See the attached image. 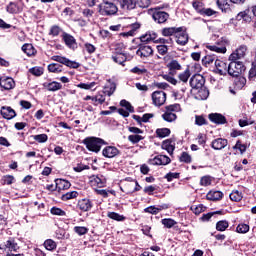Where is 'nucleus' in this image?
I'll list each match as a JSON object with an SVG mask.
<instances>
[{
    "instance_id": "obj_1",
    "label": "nucleus",
    "mask_w": 256,
    "mask_h": 256,
    "mask_svg": "<svg viewBox=\"0 0 256 256\" xmlns=\"http://www.w3.org/2000/svg\"><path fill=\"white\" fill-rule=\"evenodd\" d=\"M117 11H119V8L113 3V0H102V3L98 5L100 15H117Z\"/></svg>"
},
{
    "instance_id": "obj_2",
    "label": "nucleus",
    "mask_w": 256,
    "mask_h": 256,
    "mask_svg": "<svg viewBox=\"0 0 256 256\" xmlns=\"http://www.w3.org/2000/svg\"><path fill=\"white\" fill-rule=\"evenodd\" d=\"M84 145L88 151H92L93 153H99L101 151V147L105 145V140L97 137H88L83 141Z\"/></svg>"
},
{
    "instance_id": "obj_3",
    "label": "nucleus",
    "mask_w": 256,
    "mask_h": 256,
    "mask_svg": "<svg viewBox=\"0 0 256 256\" xmlns=\"http://www.w3.org/2000/svg\"><path fill=\"white\" fill-rule=\"evenodd\" d=\"M231 62L228 64V75L230 77H239L242 73H245V64L242 61L230 60Z\"/></svg>"
},
{
    "instance_id": "obj_4",
    "label": "nucleus",
    "mask_w": 256,
    "mask_h": 256,
    "mask_svg": "<svg viewBox=\"0 0 256 256\" xmlns=\"http://www.w3.org/2000/svg\"><path fill=\"white\" fill-rule=\"evenodd\" d=\"M129 133H132L128 136V141L132 143V145H137L140 141H143L145 137H143V130L141 128L130 126L128 127Z\"/></svg>"
},
{
    "instance_id": "obj_5",
    "label": "nucleus",
    "mask_w": 256,
    "mask_h": 256,
    "mask_svg": "<svg viewBox=\"0 0 256 256\" xmlns=\"http://www.w3.org/2000/svg\"><path fill=\"white\" fill-rule=\"evenodd\" d=\"M52 61H56L57 63H61L62 65H65L66 67H69L70 69H79L80 64L75 61H71L67 57L55 55L51 57Z\"/></svg>"
},
{
    "instance_id": "obj_6",
    "label": "nucleus",
    "mask_w": 256,
    "mask_h": 256,
    "mask_svg": "<svg viewBox=\"0 0 256 256\" xmlns=\"http://www.w3.org/2000/svg\"><path fill=\"white\" fill-rule=\"evenodd\" d=\"M169 75H177L179 71H183V65L177 59H171L167 65Z\"/></svg>"
},
{
    "instance_id": "obj_7",
    "label": "nucleus",
    "mask_w": 256,
    "mask_h": 256,
    "mask_svg": "<svg viewBox=\"0 0 256 256\" xmlns=\"http://www.w3.org/2000/svg\"><path fill=\"white\" fill-rule=\"evenodd\" d=\"M152 101L156 107H161L167 101V94L164 91H155L152 93Z\"/></svg>"
},
{
    "instance_id": "obj_8",
    "label": "nucleus",
    "mask_w": 256,
    "mask_h": 256,
    "mask_svg": "<svg viewBox=\"0 0 256 256\" xmlns=\"http://www.w3.org/2000/svg\"><path fill=\"white\" fill-rule=\"evenodd\" d=\"M189 85L192 89H201L205 85V77L201 74H194L189 80Z\"/></svg>"
},
{
    "instance_id": "obj_9",
    "label": "nucleus",
    "mask_w": 256,
    "mask_h": 256,
    "mask_svg": "<svg viewBox=\"0 0 256 256\" xmlns=\"http://www.w3.org/2000/svg\"><path fill=\"white\" fill-rule=\"evenodd\" d=\"M136 55L140 57V59H147L153 55V48L149 45L140 44L138 46V50L136 51Z\"/></svg>"
},
{
    "instance_id": "obj_10",
    "label": "nucleus",
    "mask_w": 256,
    "mask_h": 256,
    "mask_svg": "<svg viewBox=\"0 0 256 256\" xmlns=\"http://www.w3.org/2000/svg\"><path fill=\"white\" fill-rule=\"evenodd\" d=\"M189 79H191V68L187 67L183 72L178 74V83H180V87H189Z\"/></svg>"
},
{
    "instance_id": "obj_11",
    "label": "nucleus",
    "mask_w": 256,
    "mask_h": 256,
    "mask_svg": "<svg viewBox=\"0 0 256 256\" xmlns=\"http://www.w3.org/2000/svg\"><path fill=\"white\" fill-rule=\"evenodd\" d=\"M152 19L155 21V23H167L169 13L162 11L161 9H155L152 14Z\"/></svg>"
},
{
    "instance_id": "obj_12",
    "label": "nucleus",
    "mask_w": 256,
    "mask_h": 256,
    "mask_svg": "<svg viewBox=\"0 0 256 256\" xmlns=\"http://www.w3.org/2000/svg\"><path fill=\"white\" fill-rule=\"evenodd\" d=\"M214 65L216 67L215 73H218V75H227L229 74V65L225 63L222 60L216 59L214 62Z\"/></svg>"
},
{
    "instance_id": "obj_13",
    "label": "nucleus",
    "mask_w": 256,
    "mask_h": 256,
    "mask_svg": "<svg viewBox=\"0 0 256 256\" xmlns=\"http://www.w3.org/2000/svg\"><path fill=\"white\" fill-rule=\"evenodd\" d=\"M149 165H169L171 158L165 155H158L148 161Z\"/></svg>"
},
{
    "instance_id": "obj_14",
    "label": "nucleus",
    "mask_w": 256,
    "mask_h": 256,
    "mask_svg": "<svg viewBox=\"0 0 256 256\" xmlns=\"http://www.w3.org/2000/svg\"><path fill=\"white\" fill-rule=\"evenodd\" d=\"M245 53H247V46L241 45L229 56V61H239L245 57Z\"/></svg>"
},
{
    "instance_id": "obj_15",
    "label": "nucleus",
    "mask_w": 256,
    "mask_h": 256,
    "mask_svg": "<svg viewBox=\"0 0 256 256\" xmlns=\"http://www.w3.org/2000/svg\"><path fill=\"white\" fill-rule=\"evenodd\" d=\"M119 153H121V151H119L115 146H106L102 150L103 157H106L107 159H113V157H117Z\"/></svg>"
},
{
    "instance_id": "obj_16",
    "label": "nucleus",
    "mask_w": 256,
    "mask_h": 256,
    "mask_svg": "<svg viewBox=\"0 0 256 256\" xmlns=\"http://www.w3.org/2000/svg\"><path fill=\"white\" fill-rule=\"evenodd\" d=\"M123 193H126L127 195L131 193H135V180L132 178H126L124 180V187L120 188Z\"/></svg>"
},
{
    "instance_id": "obj_17",
    "label": "nucleus",
    "mask_w": 256,
    "mask_h": 256,
    "mask_svg": "<svg viewBox=\"0 0 256 256\" xmlns=\"http://www.w3.org/2000/svg\"><path fill=\"white\" fill-rule=\"evenodd\" d=\"M229 144V141L225 138H217L214 139L211 143L212 149L215 151H221V149H225V147Z\"/></svg>"
},
{
    "instance_id": "obj_18",
    "label": "nucleus",
    "mask_w": 256,
    "mask_h": 256,
    "mask_svg": "<svg viewBox=\"0 0 256 256\" xmlns=\"http://www.w3.org/2000/svg\"><path fill=\"white\" fill-rule=\"evenodd\" d=\"M208 118L212 123H215L216 125H225V123H227V118L219 113L209 114Z\"/></svg>"
},
{
    "instance_id": "obj_19",
    "label": "nucleus",
    "mask_w": 256,
    "mask_h": 256,
    "mask_svg": "<svg viewBox=\"0 0 256 256\" xmlns=\"http://www.w3.org/2000/svg\"><path fill=\"white\" fill-rule=\"evenodd\" d=\"M175 37L176 43L178 45L185 46L186 43H189V35L187 34V32L183 31V28L181 29V31L176 33Z\"/></svg>"
},
{
    "instance_id": "obj_20",
    "label": "nucleus",
    "mask_w": 256,
    "mask_h": 256,
    "mask_svg": "<svg viewBox=\"0 0 256 256\" xmlns=\"http://www.w3.org/2000/svg\"><path fill=\"white\" fill-rule=\"evenodd\" d=\"M63 41L69 49H77V41L75 40V37L71 36L70 34H67L66 32L63 33Z\"/></svg>"
},
{
    "instance_id": "obj_21",
    "label": "nucleus",
    "mask_w": 256,
    "mask_h": 256,
    "mask_svg": "<svg viewBox=\"0 0 256 256\" xmlns=\"http://www.w3.org/2000/svg\"><path fill=\"white\" fill-rule=\"evenodd\" d=\"M119 5L123 11H132L137 6L135 0H119Z\"/></svg>"
},
{
    "instance_id": "obj_22",
    "label": "nucleus",
    "mask_w": 256,
    "mask_h": 256,
    "mask_svg": "<svg viewBox=\"0 0 256 256\" xmlns=\"http://www.w3.org/2000/svg\"><path fill=\"white\" fill-rule=\"evenodd\" d=\"M0 87L9 91L15 87V80L13 78H0Z\"/></svg>"
},
{
    "instance_id": "obj_23",
    "label": "nucleus",
    "mask_w": 256,
    "mask_h": 256,
    "mask_svg": "<svg viewBox=\"0 0 256 256\" xmlns=\"http://www.w3.org/2000/svg\"><path fill=\"white\" fill-rule=\"evenodd\" d=\"M1 115L4 119H13L14 117L17 116V113H15V110H13V108L9 107V106H3L1 108Z\"/></svg>"
},
{
    "instance_id": "obj_24",
    "label": "nucleus",
    "mask_w": 256,
    "mask_h": 256,
    "mask_svg": "<svg viewBox=\"0 0 256 256\" xmlns=\"http://www.w3.org/2000/svg\"><path fill=\"white\" fill-rule=\"evenodd\" d=\"M44 89L47 91L55 92V91H61L63 89V85L57 81H52L50 83H44L43 84Z\"/></svg>"
},
{
    "instance_id": "obj_25",
    "label": "nucleus",
    "mask_w": 256,
    "mask_h": 256,
    "mask_svg": "<svg viewBox=\"0 0 256 256\" xmlns=\"http://www.w3.org/2000/svg\"><path fill=\"white\" fill-rule=\"evenodd\" d=\"M77 207L80 211H91L93 203H91V200L89 199H81L78 201Z\"/></svg>"
},
{
    "instance_id": "obj_26",
    "label": "nucleus",
    "mask_w": 256,
    "mask_h": 256,
    "mask_svg": "<svg viewBox=\"0 0 256 256\" xmlns=\"http://www.w3.org/2000/svg\"><path fill=\"white\" fill-rule=\"evenodd\" d=\"M55 183L58 191H67L71 187V182L65 179H56Z\"/></svg>"
},
{
    "instance_id": "obj_27",
    "label": "nucleus",
    "mask_w": 256,
    "mask_h": 256,
    "mask_svg": "<svg viewBox=\"0 0 256 256\" xmlns=\"http://www.w3.org/2000/svg\"><path fill=\"white\" fill-rule=\"evenodd\" d=\"M206 199H208V201H220V199H223V192L211 190L207 193Z\"/></svg>"
},
{
    "instance_id": "obj_28",
    "label": "nucleus",
    "mask_w": 256,
    "mask_h": 256,
    "mask_svg": "<svg viewBox=\"0 0 256 256\" xmlns=\"http://www.w3.org/2000/svg\"><path fill=\"white\" fill-rule=\"evenodd\" d=\"M103 176H97V175H93L92 177H90V183L92 185V187H105V179L102 178Z\"/></svg>"
},
{
    "instance_id": "obj_29",
    "label": "nucleus",
    "mask_w": 256,
    "mask_h": 256,
    "mask_svg": "<svg viewBox=\"0 0 256 256\" xmlns=\"http://www.w3.org/2000/svg\"><path fill=\"white\" fill-rule=\"evenodd\" d=\"M5 249L11 252H17L19 249V244L15 241L14 238H9L5 243H4Z\"/></svg>"
},
{
    "instance_id": "obj_30",
    "label": "nucleus",
    "mask_w": 256,
    "mask_h": 256,
    "mask_svg": "<svg viewBox=\"0 0 256 256\" xmlns=\"http://www.w3.org/2000/svg\"><path fill=\"white\" fill-rule=\"evenodd\" d=\"M141 29V24L139 23H133L130 25V30L128 32L122 33L123 37H135L137 34V31Z\"/></svg>"
},
{
    "instance_id": "obj_31",
    "label": "nucleus",
    "mask_w": 256,
    "mask_h": 256,
    "mask_svg": "<svg viewBox=\"0 0 256 256\" xmlns=\"http://www.w3.org/2000/svg\"><path fill=\"white\" fill-rule=\"evenodd\" d=\"M181 27H166L162 29V35L163 37H172V35H177L179 31H181Z\"/></svg>"
},
{
    "instance_id": "obj_32",
    "label": "nucleus",
    "mask_w": 256,
    "mask_h": 256,
    "mask_svg": "<svg viewBox=\"0 0 256 256\" xmlns=\"http://www.w3.org/2000/svg\"><path fill=\"white\" fill-rule=\"evenodd\" d=\"M117 89V85L115 82L108 81V83L105 85L103 92L108 96L111 97L115 93V90Z\"/></svg>"
},
{
    "instance_id": "obj_33",
    "label": "nucleus",
    "mask_w": 256,
    "mask_h": 256,
    "mask_svg": "<svg viewBox=\"0 0 256 256\" xmlns=\"http://www.w3.org/2000/svg\"><path fill=\"white\" fill-rule=\"evenodd\" d=\"M236 21H244L245 23H251V16L249 10L242 11L237 14Z\"/></svg>"
},
{
    "instance_id": "obj_34",
    "label": "nucleus",
    "mask_w": 256,
    "mask_h": 256,
    "mask_svg": "<svg viewBox=\"0 0 256 256\" xmlns=\"http://www.w3.org/2000/svg\"><path fill=\"white\" fill-rule=\"evenodd\" d=\"M113 62L118 63V65H123L125 67V61H127V55L124 53H118L112 56Z\"/></svg>"
},
{
    "instance_id": "obj_35",
    "label": "nucleus",
    "mask_w": 256,
    "mask_h": 256,
    "mask_svg": "<svg viewBox=\"0 0 256 256\" xmlns=\"http://www.w3.org/2000/svg\"><path fill=\"white\" fill-rule=\"evenodd\" d=\"M162 149H165L169 155H173V152L175 151V146L173 145V142L171 140H165L162 143Z\"/></svg>"
},
{
    "instance_id": "obj_36",
    "label": "nucleus",
    "mask_w": 256,
    "mask_h": 256,
    "mask_svg": "<svg viewBox=\"0 0 256 256\" xmlns=\"http://www.w3.org/2000/svg\"><path fill=\"white\" fill-rule=\"evenodd\" d=\"M162 119H164L167 123H173V121H177V114L174 112H168L165 111L164 114H162Z\"/></svg>"
},
{
    "instance_id": "obj_37",
    "label": "nucleus",
    "mask_w": 256,
    "mask_h": 256,
    "mask_svg": "<svg viewBox=\"0 0 256 256\" xmlns=\"http://www.w3.org/2000/svg\"><path fill=\"white\" fill-rule=\"evenodd\" d=\"M156 135L159 139L169 137L171 135V129L169 128H158L156 129Z\"/></svg>"
},
{
    "instance_id": "obj_38",
    "label": "nucleus",
    "mask_w": 256,
    "mask_h": 256,
    "mask_svg": "<svg viewBox=\"0 0 256 256\" xmlns=\"http://www.w3.org/2000/svg\"><path fill=\"white\" fill-rule=\"evenodd\" d=\"M229 228V222L227 220H220L216 223V230L217 231H227Z\"/></svg>"
},
{
    "instance_id": "obj_39",
    "label": "nucleus",
    "mask_w": 256,
    "mask_h": 256,
    "mask_svg": "<svg viewBox=\"0 0 256 256\" xmlns=\"http://www.w3.org/2000/svg\"><path fill=\"white\" fill-rule=\"evenodd\" d=\"M44 247L47 251H55L57 249V243L52 239H47L44 242Z\"/></svg>"
},
{
    "instance_id": "obj_40",
    "label": "nucleus",
    "mask_w": 256,
    "mask_h": 256,
    "mask_svg": "<svg viewBox=\"0 0 256 256\" xmlns=\"http://www.w3.org/2000/svg\"><path fill=\"white\" fill-rule=\"evenodd\" d=\"M62 31L63 29H61V27H59L58 25H53L51 26L48 35H51V37H59Z\"/></svg>"
},
{
    "instance_id": "obj_41",
    "label": "nucleus",
    "mask_w": 256,
    "mask_h": 256,
    "mask_svg": "<svg viewBox=\"0 0 256 256\" xmlns=\"http://www.w3.org/2000/svg\"><path fill=\"white\" fill-rule=\"evenodd\" d=\"M162 225L166 227V229H171L172 227H175L177 225V222L174 219L171 218H164L161 220Z\"/></svg>"
},
{
    "instance_id": "obj_42",
    "label": "nucleus",
    "mask_w": 256,
    "mask_h": 256,
    "mask_svg": "<svg viewBox=\"0 0 256 256\" xmlns=\"http://www.w3.org/2000/svg\"><path fill=\"white\" fill-rule=\"evenodd\" d=\"M231 201L239 202L241 199H243V193H241L239 190H233L230 194Z\"/></svg>"
},
{
    "instance_id": "obj_43",
    "label": "nucleus",
    "mask_w": 256,
    "mask_h": 256,
    "mask_svg": "<svg viewBox=\"0 0 256 256\" xmlns=\"http://www.w3.org/2000/svg\"><path fill=\"white\" fill-rule=\"evenodd\" d=\"M130 73H133L134 75H145L147 70L145 69V66H136L130 69Z\"/></svg>"
},
{
    "instance_id": "obj_44",
    "label": "nucleus",
    "mask_w": 256,
    "mask_h": 256,
    "mask_svg": "<svg viewBox=\"0 0 256 256\" xmlns=\"http://www.w3.org/2000/svg\"><path fill=\"white\" fill-rule=\"evenodd\" d=\"M107 217H109V219H113V221H125V216L116 212H108Z\"/></svg>"
},
{
    "instance_id": "obj_45",
    "label": "nucleus",
    "mask_w": 256,
    "mask_h": 256,
    "mask_svg": "<svg viewBox=\"0 0 256 256\" xmlns=\"http://www.w3.org/2000/svg\"><path fill=\"white\" fill-rule=\"evenodd\" d=\"M192 6L195 9V11H197V13H203V9H205L203 1L201 0H194Z\"/></svg>"
},
{
    "instance_id": "obj_46",
    "label": "nucleus",
    "mask_w": 256,
    "mask_h": 256,
    "mask_svg": "<svg viewBox=\"0 0 256 256\" xmlns=\"http://www.w3.org/2000/svg\"><path fill=\"white\" fill-rule=\"evenodd\" d=\"M62 66L57 63H52L48 65V71L49 73H61L63 71Z\"/></svg>"
},
{
    "instance_id": "obj_47",
    "label": "nucleus",
    "mask_w": 256,
    "mask_h": 256,
    "mask_svg": "<svg viewBox=\"0 0 256 256\" xmlns=\"http://www.w3.org/2000/svg\"><path fill=\"white\" fill-rule=\"evenodd\" d=\"M208 49L210 51H215V53H227V47L225 46L211 45L208 46Z\"/></svg>"
},
{
    "instance_id": "obj_48",
    "label": "nucleus",
    "mask_w": 256,
    "mask_h": 256,
    "mask_svg": "<svg viewBox=\"0 0 256 256\" xmlns=\"http://www.w3.org/2000/svg\"><path fill=\"white\" fill-rule=\"evenodd\" d=\"M175 75H164V79L165 81H168V83H171V85H178L180 87L181 82H179V80H177L175 77Z\"/></svg>"
},
{
    "instance_id": "obj_49",
    "label": "nucleus",
    "mask_w": 256,
    "mask_h": 256,
    "mask_svg": "<svg viewBox=\"0 0 256 256\" xmlns=\"http://www.w3.org/2000/svg\"><path fill=\"white\" fill-rule=\"evenodd\" d=\"M50 213L52 215H57L58 217H65V215H67L65 210H63L61 208H57V207H52L50 210Z\"/></svg>"
},
{
    "instance_id": "obj_50",
    "label": "nucleus",
    "mask_w": 256,
    "mask_h": 256,
    "mask_svg": "<svg viewBox=\"0 0 256 256\" xmlns=\"http://www.w3.org/2000/svg\"><path fill=\"white\" fill-rule=\"evenodd\" d=\"M120 105H121V107H125V109L127 111H129V113H135V108H133V106L131 105V103L129 101L121 100Z\"/></svg>"
},
{
    "instance_id": "obj_51",
    "label": "nucleus",
    "mask_w": 256,
    "mask_h": 256,
    "mask_svg": "<svg viewBox=\"0 0 256 256\" xmlns=\"http://www.w3.org/2000/svg\"><path fill=\"white\" fill-rule=\"evenodd\" d=\"M249 229L250 227L248 224H239L236 227V233H242V234L249 233Z\"/></svg>"
},
{
    "instance_id": "obj_52",
    "label": "nucleus",
    "mask_w": 256,
    "mask_h": 256,
    "mask_svg": "<svg viewBox=\"0 0 256 256\" xmlns=\"http://www.w3.org/2000/svg\"><path fill=\"white\" fill-rule=\"evenodd\" d=\"M32 137H33L34 141H37L38 143H47V139H49L47 134H38V135H34Z\"/></svg>"
},
{
    "instance_id": "obj_53",
    "label": "nucleus",
    "mask_w": 256,
    "mask_h": 256,
    "mask_svg": "<svg viewBox=\"0 0 256 256\" xmlns=\"http://www.w3.org/2000/svg\"><path fill=\"white\" fill-rule=\"evenodd\" d=\"M217 5L221 11H227L229 9V0H217Z\"/></svg>"
},
{
    "instance_id": "obj_54",
    "label": "nucleus",
    "mask_w": 256,
    "mask_h": 256,
    "mask_svg": "<svg viewBox=\"0 0 256 256\" xmlns=\"http://www.w3.org/2000/svg\"><path fill=\"white\" fill-rule=\"evenodd\" d=\"M195 125L198 127H202V125H207V119L201 115H196L195 116Z\"/></svg>"
},
{
    "instance_id": "obj_55",
    "label": "nucleus",
    "mask_w": 256,
    "mask_h": 256,
    "mask_svg": "<svg viewBox=\"0 0 256 256\" xmlns=\"http://www.w3.org/2000/svg\"><path fill=\"white\" fill-rule=\"evenodd\" d=\"M15 177L13 175H5L2 178L3 185H13Z\"/></svg>"
},
{
    "instance_id": "obj_56",
    "label": "nucleus",
    "mask_w": 256,
    "mask_h": 256,
    "mask_svg": "<svg viewBox=\"0 0 256 256\" xmlns=\"http://www.w3.org/2000/svg\"><path fill=\"white\" fill-rule=\"evenodd\" d=\"M79 193L77 191L68 192L62 195V201H69V199H75Z\"/></svg>"
},
{
    "instance_id": "obj_57",
    "label": "nucleus",
    "mask_w": 256,
    "mask_h": 256,
    "mask_svg": "<svg viewBox=\"0 0 256 256\" xmlns=\"http://www.w3.org/2000/svg\"><path fill=\"white\" fill-rule=\"evenodd\" d=\"M245 85H247V79L243 76L239 77L238 80L235 82L236 89H241Z\"/></svg>"
},
{
    "instance_id": "obj_58",
    "label": "nucleus",
    "mask_w": 256,
    "mask_h": 256,
    "mask_svg": "<svg viewBox=\"0 0 256 256\" xmlns=\"http://www.w3.org/2000/svg\"><path fill=\"white\" fill-rule=\"evenodd\" d=\"M233 149H238L240 151L241 155H243V153H245V151H247V145L242 144L241 140H238L236 142V145L233 146Z\"/></svg>"
},
{
    "instance_id": "obj_59",
    "label": "nucleus",
    "mask_w": 256,
    "mask_h": 256,
    "mask_svg": "<svg viewBox=\"0 0 256 256\" xmlns=\"http://www.w3.org/2000/svg\"><path fill=\"white\" fill-rule=\"evenodd\" d=\"M22 51L28 55V57H31L33 55V46L31 44H24L22 46Z\"/></svg>"
},
{
    "instance_id": "obj_60",
    "label": "nucleus",
    "mask_w": 256,
    "mask_h": 256,
    "mask_svg": "<svg viewBox=\"0 0 256 256\" xmlns=\"http://www.w3.org/2000/svg\"><path fill=\"white\" fill-rule=\"evenodd\" d=\"M179 159L181 163H191L192 161L191 155H189L187 152H182Z\"/></svg>"
},
{
    "instance_id": "obj_61",
    "label": "nucleus",
    "mask_w": 256,
    "mask_h": 256,
    "mask_svg": "<svg viewBox=\"0 0 256 256\" xmlns=\"http://www.w3.org/2000/svg\"><path fill=\"white\" fill-rule=\"evenodd\" d=\"M74 231L77 233V235H87L89 229L84 226H76L74 227Z\"/></svg>"
},
{
    "instance_id": "obj_62",
    "label": "nucleus",
    "mask_w": 256,
    "mask_h": 256,
    "mask_svg": "<svg viewBox=\"0 0 256 256\" xmlns=\"http://www.w3.org/2000/svg\"><path fill=\"white\" fill-rule=\"evenodd\" d=\"M30 73L32 75H35L36 77H41L43 74V68L42 67H33L30 69Z\"/></svg>"
},
{
    "instance_id": "obj_63",
    "label": "nucleus",
    "mask_w": 256,
    "mask_h": 256,
    "mask_svg": "<svg viewBox=\"0 0 256 256\" xmlns=\"http://www.w3.org/2000/svg\"><path fill=\"white\" fill-rule=\"evenodd\" d=\"M256 78V63H252V67L249 71V76H248V79L250 81H253V79Z\"/></svg>"
},
{
    "instance_id": "obj_64",
    "label": "nucleus",
    "mask_w": 256,
    "mask_h": 256,
    "mask_svg": "<svg viewBox=\"0 0 256 256\" xmlns=\"http://www.w3.org/2000/svg\"><path fill=\"white\" fill-rule=\"evenodd\" d=\"M6 11L12 14L17 13V5L15 4V2H10L6 7Z\"/></svg>"
}]
</instances>
